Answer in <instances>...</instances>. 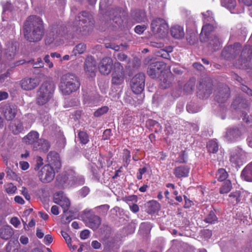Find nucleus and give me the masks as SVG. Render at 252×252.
I'll list each match as a JSON object with an SVG mask.
<instances>
[{
    "label": "nucleus",
    "mask_w": 252,
    "mask_h": 252,
    "mask_svg": "<svg viewBox=\"0 0 252 252\" xmlns=\"http://www.w3.org/2000/svg\"><path fill=\"white\" fill-rule=\"evenodd\" d=\"M170 32L172 36L177 39H181L185 36L183 28L179 25L172 27Z\"/></svg>",
    "instance_id": "32"
},
{
    "label": "nucleus",
    "mask_w": 252,
    "mask_h": 252,
    "mask_svg": "<svg viewBox=\"0 0 252 252\" xmlns=\"http://www.w3.org/2000/svg\"><path fill=\"white\" fill-rule=\"evenodd\" d=\"M50 147L49 142L43 139H39L38 144L34 146V150H39L44 152H47Z\"/></svg>",
    "instance_id": "34"
},
{
    "label": "nucleus",
    "mask_w": 252,
    "mask_h": 252,
    "mask_svg": "<svg viewBox=\"0 0 252 252\" xmlns=\"http://www.w3.org/2000/svg\"><path fill=\"white\" fill-rule=\"evenodd\" d=\"M108 15L110 16V19L107 22V25L110 26L112 25L113 27L119 26L122 23V19L119 15L118 9H112L108 12Z\"/></svg>",
    "instance_id": "19"
},
{
    "label": "nucleus",
    "mask_w": 252,
    "mask_h": 252,
    "mask_svg": "<svg viewBox=\"0 0 252 252\" xmlns=\"http://www.w3.org/2000/svg\"><path fill=\"white\" fill-rule=\"evenodd\" d=\"M171 83V80L170 78L168 77H163L160 79L159 85L161 88L166 89L170 87Z\"/></svg>",
    "instance_id": "46"
},
{
    "label": "nucleus",
    "mask_w": 252,
    "mask_h": 252,
    "mask_svg": "<svg viewBox=\"0 0 252 252\" xmlns=\"http://www.w3.org/2000/svg\"><path fill=\"white\" fill-rule=\"evenodd\" d=\"M19 51V44L14 41H9L5 44L3 49V56L4 58L9 61L13 60Z\"/></svg>",
    "instance_id": "12"
},
{
    "label": "nucleus",
    "mask_w": 252,
    "mask_h": 252,
    "mask_svg": "<svg viewBox=\"0 0 252 252\" xmlns=\"http://www.w3.org/2000/svg\"><path fill=\"white\" fill-rule=\"evenodd\" d=\"M242 131L239 127H231L228 128L224 135L225 138L230 141H233L239 137Z\"/></svg>",
    "instance_id": "24"
},
{
    "label": "nucleus",
    "mask_w": 252,
    "mask_h": 252,
    "mask_svg": "<svg viewBox=\"0 0 252 252\" xmlns=\"http://www.w3.org/2000/svg\"><path fill=\"white\" fill-rule=\"evenodd\" d=\"M71 175H66L64 174V180L63 182L65 184L70 185L71 186L73 184L82 185L84 184L85 180L83 176L76 175V174L72 172Z\"/></svg>",
    "instance_id": "21"
},
{
    "label": "nucleus",
    "mask_w": 252,
    "mask_h": 252,
    "mask_svg": "<svg viewBox=\"0 0 252 252\" xmlns=\"http://www.w3.org/2000/svg\"><path fill=\"white\" fill-rule=\"evenodd\" d=\"M246 105V100L242 97H236L232 103L231 107L234 109H237L242 107H245Z\"/></svg>",
    "instance_id": "39"
},
{
    "label": "nucleus",
    "mask_w": 252,
    "mask_h": 252,
    "mask_svg": "<svg viewBox=\"0 0 252 252\" xmlns=\"http://www.w3.org/2000/svg\"><path fill=\"white\" fill-rule=\"evenodd\" d=\"M241 50V45L239 43L228 45L221 52V56L225 60L231 61L238 55Z\"/></svg>",
    "instance_id": "10"
},
{
    "label": "nucleus",
    "mask_w": 252,
    "mask_h": 252,
    "mask_svg": "<svg viewBox=\"0 0 252 252\" xmlns=\"http://www.w3.org/2000/svg\"><path fill=\"white\" fill-rule=\"evenodd\" d=\"M240 196V193L239 191H236L233 192H231L229 195V201H230L233 204H236L239 201V197Z\"/></svg>",
    "instance_id": "47"
},
{
    "label": "nucleus",
    "mask_w": 252,
    "mask_h": 252,
    "mask_svg": "<svg viewBox=\"0 0 252 252\" xmlns=\"http://www.w3.org/2000/svg\"><path fill=\"white\" fill-rule=\"evenodd\" d=\"M241 177L246 181L252 182V162L243 170Z\"/></svg>",
    "instance_id": "35"
},
{
    "label": "nucleus",
    "mask_w": 252,
    "mask_h": 252,
    "mask_svg": "<svg viewBox=\"0 0 252 252\" xmlns=\"http://www.w3.org/2000/svg\"><path fill=\"white\" fill-rule=\"evenodd\" d=\"M59 29L60 27H58V26H56L52 28L51 31L48 33L46 42L49 44L53 42L58 36L61 34V32L60 30H59Z\"/></svg>",
    "instance_id": "37"
},
{
    "label": "nucleus",
    "mask_w": 252,
    "mask_h": 252,
    "mask_svg": "<svg viewBox=\"0 0 252 252\" xmlns=\"http://www.w3.org/2000/svg\"><path fill=\"white\" fill-rule=\"evenodd\" d=\"M217 28V23H204L200 34V40L201 42H205L207 38L210 36L211 33Z\"/></svg>",
    "instance_id": "15"
},
{
    "label": "nucleus",
    "mask_w": 252,
    "mask_h": 252,
    "mask_svg": "<svg viewBox=\"0 0 252 252\" xmlns=\"http://www.w3.org/2000/svg\"><path fill=\"white\" fill-rule=\"evenodd\" d=\"M145 75L143 73H138L135 75L130 81V87L135 94H140L145 88Z\"/></svg>",
    "instance_id": "8"
},
{
    "label": "nucleus",
    "mask_w": 252,
    "mask_h": 252,
    "mask_svg": "<svg viewBox=\"0 0 252 252\" xmlns=\"http://www.w3.org/2000/svg\"><path fill=\"white\" fill-rule=\"evenodd\" d=\"M116 60L121 62L125 61L127 63L129 62V59H128L127 56L123 53H118L116 55Z\"/></svg>",
    "instance_id": "54"
},
{
    "label": "nucleus",
    "mask_w": 252,
    "mask_h": 252,
    "mask_svg": "<svg viewBox=\"0 0 252 252\" xmlns=\"http://www.w3.org/2000/svg\"><path fill=\"white\" fill-rule=\"evenodd\" d=\"M208 46L213 51L219 50L221 46L222 40L218 35L212 34L207 38Z\"/></svg>",
    "instance_id": "23"
},
{
    "label": "nucleus",
    "mask_w": 252,
    "mask_h": 252,
    "mask_svg": "<svg viewBox=\"0 0 252 252\" xmlns=\"http://www.w3.org/2000/svg\"><path fill=\"white\" fill-rule=\"evenodd\" d=\"M252 59V46L245 45L243 48L239 59L235 62L234 65L239 68H243L245 64Z\"/></svg>",
    "instance_id": "9"
},
{
    "label": "nucleus",
    "mask_w": 252,
    "mask_h": 252,
    "mask_svg": "<svg viewBox=\"0 0 252 252\" xmlns=\"http://www.w3.org/2000/svg\"><path fill=\"white\" fill-rule=\"evenodd\" d=\"M80 86L79 78L74 74L68 73L61 78L59 89L63 94L69 95L76 91Z\"/></svg>",
    "instance_id": "2"
},
{
    "label": "nucleus",
    "mask_w": 252,
    "mask_h": 252,
    "mask_svg": "<svg viewBox=\"0 0 252 252\" xmlns=\"http://www.w3.org/2000/svg\"><path fill=\"white\" fill-rule=\"evenodd\" d=\"M124 160L126 162V163L128 164L130 161V152L127 150H124Z\"/></svg>",
    "instance_id": "59"
},
{
    "label": "nucleus",
    "mask_w": 252,
    "mask_h": 252,
    "mask_svg": "<svg viewBox=\"0 0 252 252\" xmlns=\"http://www.w3.org/2000/svg\"><path fill=\"white\" fill-rule=\"evenodd\" d=\"M217 218L213 212H211L207 217L205 219V221L207 223H213L217 221Z\"/></svg>",
    "instance_id": "53"
},
{
    "label": "nucleus",
    "mask_w": 252,
    "mask_h": 252,
    "mask_svg": "<svg viewBox=\"0 0 252 252\" xmlns=\"http://www.w3.org/2000/svg\"><path fill=\"white\" fill-rule=\"evenodd\" d=\"M221 3L223 6L228 9L231 13L235 12L233 11L236 5L235 0H221Z\"/></svg>",
    "instance_id": "40"
},
{
    "label": "nucleus",
    "mask_w": 252,
    "mask_h": 252,
    "mask_svg": "<svg viewBox=\"0 0 252 252\" xmlns=\"http://www.w3.org/2000/svg\"><path fill=\"white\" fill-rule=\"evenodd\" d=\"M216 177L219 181H223L227 178L228 174L225 169L221 168L218 170Z\"/></svg>",
    "instance_id": "48"
},
{
    "label": "nucleus",
    "mask_w": 252,
    "mask_h": 252,
    "mask_svg": "<svg viewBox=\"0 0 252 252\" xmlns=\"http://www.w3.org/2000/svg\"><path fill=\"white\" fill-rule=\"evenodd\" d=\"M54 201L55 203L60 205L64 210H67L69 205L70 201L63 191H58L54 195Z\"/></svg>",
    "instance_id": "18"
},
{
    "label": "nucleus",
    "mask_w": 252,
    "mask_h": 252,
    "mask_svg": "<svg viewBox=\"0 0 252 252\" xmlns=\"http://www.w3.org/2000/svg\"><path fill=\"white\" fill-rule=\"evenodd\" d=\"M195 85V81L194 80H189L185 85L184 87V91L187 93H190L192 92Z\"/></svg>",
    "instance_id": "49"
},
{
    "label": "nucleus",
    "mask_w": 252,
    "mask_h": 252,
    "mask_svg": "<svg viewBox=\"0 0 252 252\" xmlns=\"http://www.w3.org/2000/svg\"><path fill=\"white\" fill-rule=\"evenodd\" d=\"M86 225L93 229H97L101 223L100 218L95 215H91L90 217H86L84 219Z\"/></svg>",
    "instance_id": "25"
},
{
    "label": "nucleus",
    "mask_w": 252,
    "mask_h": 252,
    "mask_svg": "<svg viewBox=\"0 0 252 252\" xmlns=\"http://www.w3.org/2000/svg\"><path fill=\"white\" fill-rule=\"evenodd\" d=\"M3 161L4 162L5 164H6V165L7 166L6 173H7V176H9L11 178H13L15 176V174L10 169V165H8V163L7 159L5 157H3Z\"/></svg>",
    "instance_id": "55"
},
{
    "label": "nucleus",
    "mask_w": 252,
    "mask_h": 252,
    "mask_svg": "<svg viewBox=\"0 0 252 252\" xmlns=\"http://www.w3.org/2000/svg\"><path fill=\"white\" fill-rule=\"evenodd\" d=\"M151 28L157 38H163L167 35L168 26L162 18H157L153 19L151 24Z\"/></svg>",
    "instance_id": "5"
},
{
    "label": "nucleus",
    "mask_w": 252,
    "mask_h": 252,
    "mask_svg": "<svg viewBox=\"0 0 252 252\" xmlns=\"http://www.w3.org/2000/svg\"><path fill=\"white\" fill-rule=\"evenodd\" d=\"M90 235V231L88 230H84L80 233L81 239L84 240L88 238Z\"/></svg>",
    "instance_id": "63"
},
{
    "label": "nucleus",
    "mask_w": 252,
    "mask_h": 252,
    "mask_svg": "<svg viewBox=\"0 0 252 252\" xmlns=\"http://www.w3.org/2000/svg\"><path fill=\"white\" fill-rule=\"evenodd\" d=\"M86 49V45L84 43H79L76 45L72 51L73 55L83 54Z\"/></svg>",
    "instance_id": "42"
},
{
    "label": "nucleus",
    "mask_w": 252,
    "mask_h": 252,
    "mask_svg": "<svg viewBox=\"0 0 252 252\" xmlns=\"http://www.w3.org/2000/svg\"><path fill=\"white\" fill-rule=\"evenodd\" d=\"M190 168L187 165H182L176 167L174 170V174L176 177L182 178L188 176Z\"/></svg>",
    "instance_id": "31"
},
{
    "label": "nucleus",
    "mask_w": 252,
    "mask_h": 252,
    "mask_svg": "<svg viewBox=\"0 0 252 252\" xmlns=\"http://www.w3.org/2000/svg\"><path fill=\"white\" fill-rule=\"evenodd\" d=\"M23 33L25 39L30 42L41 40L44 34V28L41 18L36 15L29 16L24 24Z\"/></svg>",
    "instance_id": "1"
},
{
    "label": "nucleus",
    "mask_w": 252,
    "mask_h": 252,
    "mask_svg": "<svg viewBox=\"0 0 252 252\" xmlns=\"http://www.w3.org/2000/svg\"><path fill=\"white\" fill-rule=\"evenodd\" d=\"M165 66V64L162 62H152L148 67L147 73L152 78H156L158 77Z\"/></svg>",
    "instance_id": "14"
},
{
    "label": "nucleus",
    "mask_w": 252,
    "mask_h": 252,
    "mask_svg": "<svg viewBox=\"0 0 252 252\" xmlns=\"http://www.w3.org/2000/svg\"><path fill=\"white\" fill-rule=\"evenodd\" d=\"M17 189V188L12 183L8 184L5 186V190L9 194L14 193Z\"/></svg>",
    "instance_id": "56"
},
{
    "label": "nucleus",
    "mask_w": 252,
    "mask_h": 252,
    "mask_svg": "<svg viewBox=\"0 0 252 252\" xmlns=\"http://www.w3.org/2000/svg\"><path fill=\"white\" fill-rule=\"evenodd\" d=\"M105 46L106 48H110L116 51H119L120 49L119 45H116L115 44L111 42L105 43Z\"/></svg>",
    "instance_id": "58"
},
{
    "label": "nucleus",
    "mask_w": 252,
    "mask_h": 252,
    "mask_svg": "<svg viewBox=\"0 0 252 252\" xmlns=\"http://www.w3.org/2000/svg\"><path fill=\"white\" fill-rule=\"evenodd\" d=\"M131 16L137 23L144 22L147 20L146 13L143 10H134L132 12Z\"/></svg>",
    "instance_id": "33"
},
{
    "label": "nucleus",
    "mask_w": 252,
    "mask_h": 252,
    "mask_svg": "<svg viewBox=\"0 0 252 252\" xmlns=\"http://www.w3.org/2000/svg\"><path fill=\"white\" fill-rule=\"evenodd\" d=\"M48 164L55 168H59L61 166L60 158L59 154L55 152H50L47 156Z\"/></svg>",
    "instance_id": "26"
},
{
    "label": "nucleus",
    "mask_w": 252,
    "mask_h": 252,
    "mask_svg": "<svg viewBox=\"0 0 252 252\" xmlns=\"http://www.w3.org/2000/svg\"><path fill=\"white\" fill-rule=\"evenodd\" d=\"M44 66V63L43 62L41 58H38L37 61L34 63L32 64V66L34 68H41Z\"/></svg>",
    "instance_id": "61"
},
{
    "label": "nucleus",
    "mask_w": 252,
    "mask_h": 252,
    "mask_svg": "<svg viewBox=\"0 0 252 252\" xmlns=\"http://www.w3.org/2000/svg\"><path fill=\"white\" fill-rule=\"evenodd\" d=\"M61 234L65 240V242L70 250L72 251L75 250L77 248V244L78 243V239L76 238H74L72 239L69 235L66 232L63 231H61Z\"/></svg>",
    "instance_id": "30"
},
{
    "label": "nucleus",
    "mask_w": 252,
    "mask_h": 252,
    "mask_svg": "<svg viewBox=\"0 0 252 252\" xmlns=\"http://www.w3.org/2000/svg\"><path fill=\"white\" fill-rule=\"evenodd\" d=\"M3 18H7V16L12 15L13 13L18 10V7L10 1H7L2 3Z\"/></svg>",
    "instance_id": "29"
},
{
    "label": "nucleus",
    "mask_w": 252,
    "mask_h": 252,
    "mask_svg": "<svg viewBox=\"0 0 252 252\" xmlns=\"http://www.w3.org/2000/svg\"><path fill=\"white\" fill-rule=\"evenodd\" d=\"M84 69L86 73L90 76H95L96 71V62L92 56L86 58L84 63Z\"/></svg>",
    "instance_id": "20"
},
{
    "label": "nucleus",
    "mask_w": 252,
    "mask_h": 252,
    "mask_svg": "<svg viewBox=\"0 0 252 252\" xmlns=\"http://www.w3.org/2000/svg\"><path fill=\"white\" fill-rule=\"evenodd\" d=\"M90 14L86 11H82L75 18L73 27L76 32L82 35H86L89 32L88 25L90 23Z\"/></svg>",
    "instance_id": "4"
},
{
    "label": "nucleus",
    "mask_w": 252,
    "mask_h": 252,
    "mask_svg": "<svg viewBox=\"0 0 252 252\" xmlns=\"http://www.w3.org/2000/svg\"><path fill=\"white\" fill-rule=\"evenodd\" d=\"M109 110V107L107 106H103L98 108L94 113V116L95 117H100L106 114Z\"/></svg>",
    "instance_id": "45"
},
{
    "label": "nucleus",
    "mask_w": 252,
    "mask_h": 252,
    "mask_svg": "<svg viewBox=\"0 0 252 252\" xmlns=\"http://www.w3.org/2000/svg\"><path fill=\"white\" fill-rule=\"evenodd\" d=\"M246 154L244 151L238 149L233 151L230 156V160L236 164H241L245 160Z\"/></svg>",
    "instance_id": "22"
},
{
    "label": "nucleus",
    "mask_w": 252,
    "mask_h": 252,
    "mask_svg": "<svg viewBox=\"0 0 252 252\" xmlns=\"http://www.w3.org/2000/svg\"><path fill=\"white\" fill-rule=\"evenodd\" d=\"M55 175L54 167L50 165H44L38 173V176L43 183L50 182L54 178Z\"/></svg>",
    "instance_id": "13"
},
{
    "label": "nucleus",
    "mask_w": 252,
    "mask_h": 252,
    "mask_svg": "<svg viewBox=\"0 0 252 252\" xmlns=\"http://www.w3.org/2000/svg\"><path fill=\"white\" fill-rule=\"evenodd\" d=\"M125 71L120 63H114V70L112 74L111 83L113 85L120 86L124 83Z\"/></svg>",
    "instance_id": "7"
},
{
    "label": "nucleus",
    "mask_w": 252,
    "mask_h": 252,
    "mask_svg": "<svg viewBox=\"0 0 252 252\" xmlns=\"http://www.w3.org/2000/svg\"><path fill=\"white\" fill-rule=\"evenodd\" d=\"M172 51V48L169 47L167 50L160 49L156 53V56L164 59H168L170 58L169 53Z\"/></svg>",
    "instance_id": "41"
},
{
    "label": "nucleus",
    "mask_w": 252,
    "mask_h": 252,
    "mask_svg": "<svg viewBox=\"0 0 252 252\" xmlns=\"http://www.w3.org/2000/svg\"><path fill=\"white\" fill-rule=\"evenodd\" d=\"M198 91V95L200 98H207L212 93L213 83L209 78L201 79L197 87Z\"/></svg>",
    "instance_id": "6"
},
{
    "label": "nucleus",
    "mask_w": 252,
    "mask_h": 252,
    "mask_svg": "<svg viewBox=\"0 0 252 252\" xmlns=\"http://www.w3.org/2000/svg\"><path fill=\"white\" fill-rule=\"evenodd\" d=\"M109 209V206L105 204L99 206L95 208L97 213L102 215H105Z\"/></svg>",
    "instance_id": "52"
},
{
    "label": "nucleus",
    "mask_w": 252,
    "mask_h": 252,
    "mask_svg": "<svg viewBox=\"0 0 252 252\" xmlns=\"http://www.w3.org/2000/svg\"><path fill=\"white\" fill-rule=\"evenodd\" d=\"M188 160V155L185 151H182L178 154V157L176 159V161L183 163L187 161Z\"/></svg>",
    "instance_id": "50"
},
{
    "label": "nucleus",
    "mask_w": 252,
    "mask_h": 252,
    "mask_svg": "<svg viewBox=\"0 0 252 252\" xmlns=\"http://www.w3.org/2000/svg\"><path fill=\"white\" fill-rule=\"evenodd\" d=\"M55 85L51 81L44 82L38 88L36 93V103L38 105L45 104L52 98Z\"/></svg>",
    "instance_id": "3"
},
{
    "label": "nucleus",
    "mask_w": 252,
    "mask_h": 252,
    "mask_svg": "<svg viewBox=\"0 0 252 252\" xmlns=\"http://www.w3.org/2000/svg\"><path fill=\"white\" fill-rule=\"evenodd\" d=\"M13 232L12 229L9 225H6L0 229V236L4 240H7L12 235Z\"/></svg>",
    "instance_id": "36"
},
{
    "label": "nucleus",
    "mask_w": 252,
    "mask_h": 252,
    "mask_svg": "<svg viewBox=\"0 0 252 252\" xmlns=\"http://www.w3.org/2000/svg\"><path fill=\"white\" fill-rule=\"evenodd\" d=\"M17 112V107L14 105H6L3 108V113L5 119L8 121L15 118Z\"/></svg>",
    "instance_id": "28"
},
{
    "label": "nucleus",
    "mask_w": 252,
    "mask_h": 252,
    "mask_svg": "<svg viewBox=\"0 0 252 252\" xmlns=\"http://www.w3.org/2000/svg\"><path fill=\"white\" fill-rule=\"evenodd\" d=\"M36 164L34 168L35 170H37L43 165V159L40 157H37L36 158Z\"/></svg>",
    "instance_id": "62"
},
{
    "label": "nucleus",
    "mask_w": 252,
    "mask_h": 252,
    "mask_svg": "<svg viewBox=\"0 0 252 252\" xmlns=\"http://www.w3.org/2000/svg\"><path fill=\"white\" fill-rule=\"evenodd\" d=\"M39 80L36 78H25L20 81V86L22 89L31 91L35 89L39 84Z\"/></svg>",
    "instance_id": "17"
},
{
    "label": "nucleus",
    "mask_w": 252,
    "mask_h": 252,
    "mask_svg": "<svg viewBox=\"0 0 252 252\" xmlns=\"http://www.w3.org/2000/svg\"><path fill=\"white\" fill-rule=\"evenodd\" d=\"M208 150L210 153H215L218 150L219 146L217 142L215 140H210L207 145Z\"/></svg>",
    "instance_id": "43"
},
{
    "label": "nucleus",
    "mask_w": 252,
    "mask_h": 252,
    "mask_svg": "<svg viewBox=\"0 0 252 252\" xmlns=\"http://www.w3.org/2000/svg\"><path fill=\"white\" fill-rule=\"evenodd\" d=\"M23 140L25 143L31 145L34 150V146L38 144L39 140V134L36 131H32L24 137Z\"/></svg>",
    "instance_id": "27"
},
{
    "label": "nucleus",
    "mask_w": 252,
    "mask_h": 252,
    "mask_svg": "<svg viewBox=\"0 0 252 252\" xmlns=\"http://www.w3.org/2000/svg\"><path fill=\"white\" fill-rule=\"evenodd\" d=\"M114 63L110 57L103 58L99 63L98 68L100 72L104 75L109 74L112 69Z\"/></svg>",
    "instance_id": "16"
},
{
    "label": "nucleus",
    "mask_w": 252,
    "mask_h": 252,
    "mask_svg": "<svg viewBox=\"0 0 252 252\" xmlns=\"http://www.w3.org/2000/svg\"><path fill=\"white\" fill-rule=\"evenodd\" d=\"M242 120L247 125H252V119L250 118L247 114H242Z\"/></svg>",
    "instance_id": "60"
},
{
    "label": "nucleus",
    "mask_w": 252,
    "mask_h": 252,
    "mask_svg": "<svg viewBox=\"0 0 252 252\" xmlns=\"http://www.w3.org/2000/svg\"><path fill=\"white\" fill-rule=\"evenodd\" d=\"M231 189L232 185L231 182L229 180H226L220 188V192L221 194L227 193L231 190Z\"/></svg>",
    "instance_id": "44"
},
{
    "label": "nucleus",
    "mask_w": 252,
    "mask_h": 252,
    "mask_svg": "<svg viewBox=\"0 0 252 252\" xmlns=\"http://www.w3.org/2000/svg\"><path fill=\"white\" fill-rule=\"evenodd\" d=\"M20 244L17 239L11 240L6 245L7 252H18Z\"/></svg>",
    "instance_id": "38"
},
{
    "label": "nucleus",
    "mask_w": 252,
    "mask_h": 252,
    "mask_svg": "<svg viewBox=\"0 0 252 252\" xmlns=\"http://www.w3.org/2000/svg\"><path fill=\"white\" fill-rule=\"evenodd\" d=\"M147 29V26L145 25H137L135 27L134 31L136 33L141 34Z\"/></svg>",
    "instance_id": "57"
},
{
    "label": "nucleus",
    "mask_w": 252,
    "mask_h": 252,
    "mask_svg": "<svg viewBox=\"0 0 252 252\" xmlns=\"http://www.w3.org/2000/svg\"><path fill=\"white\" fill-rule=\"evenodd\" d=\"M10 223L15 227L18 226L20 224V221L17 218H12L10 220Z\"/></svg>",
    "instance_id": "64"
},
{
    "label": "nucleus",
    "mask_w": 252,
    "mask_h": 252,
    "mask_svg": "<svg viewBox=\"0 0 252 252\" xmlns=\"http://www.w3.org/2000/svg\"><path fill=\"white\" fill-rule=\"evenodd\" d=\"M230 94L229 87L222 85L215 91V99L220 104H225L229 98Z\"/></svg>",
    "instance_id": "11"
},
{
    "label": "nucleus",
    "mask_w": 252,
    "mask_h": 252,
    "mask_svg": "<svg viewBox=\"0 0 252 252\" xmlns=\"http://www.w3.org/2000/svg\"><path fill=\"white\" fill-rule=\"evenodd\" d=\"M78 137L82 144H85L89 141V136L85 131H79L78 134Z\"/></svg>",
    "instance_id": "51"
}]
</instances>
